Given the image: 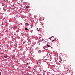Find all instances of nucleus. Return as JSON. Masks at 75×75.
Masks as SVG:
<instances>
[{
  "mask_svg": "<svg viewBox=\"0 0 75 75\" xmlns=\"http://www.w3.org/2000/svg\"><path fill=\"white\" fill-rule=\"evenodd\" d=\"M52 41V42H55V39L53 40Z\"/></svg>",
  "mask_w": 75,
  "mask_h": 75,
  "instance_id": "4",
  "label": "nucleus"
},
{
  "mask_svg": "<svg viewBox=\"0 0 75 75\" xmlns=\"http://www.w3.org/2000/svg\"><path fill=\"white\" fill-rule=\"evenodd\" d=\"M37 30L38 31V28H37Z\"/></svg>",
  "mask_w": 75,
  "mask_h": 75,
  "instance_id": "9",
  "label": "nucleus"
},
{
  "mask_svg": "<svg viewBox=\"0 0 75 75\" xmlns=\"http://www.w3.org/2000/svg\"><path fill=\"white\" fill-rule=\"evenodd\" d=\"M25 26L28 25V26L29 25V24H28L27 23H26L25 24Z\"/></svg>",
  "mask_w": 75,
  "mask_h": 75,
  "instance_id": "3",
  "label": "nucleus"
},
{
  "mask_svg": "<svg viewBox=\"0 0 75 75\" xmlns=\"http://www.w3.org/2000/svg\"><path fill=\"white\" fill-rule=\"evenodd\" d=\"M39 40L40 41H44V39H43L41 37L39 38Z\"/></svg>",
  "mask_w": 75,
  "mask_h": 75,
  "instance_id": "1",
  "label": "nucleus"
},
{
  "mask_svg": "<svg viewBox=\"0 0 75 75\" xmlns=\"http://www.w3.org/2000/svg\"><path fill=\"white\" fill-rule=\"evenodd\" d=\"M28 63H27L26 64V65H28Z\"/></svg>",
  "mask_w": 75,
  "mask_h": 75,
  "instance_id": "8",
  "label": "nucleus"
},
{
  "mask_svg": "<svg viewBox=\"0 0 75 75\" xmlns=\"http://www.w3.org/2000/svg\"><path fill=\"white\" fill-rule=\"evenodd\" d=\"M47 46L48 47H50V45H49L47 44Z\"/></svg>",
  "mask_w": 75,
  "mask_h": 75,
  "instance_id": "5",
  "label": "nucleus"
},
{
  "mask_svg": "<svg viewBox=\"0 0 75 75\" xmlns=\"http://www.w3.org/2000/svg\"><path fill=\"white\" fill-rule=\"evenodd\" d=\"M25 30H26V31H27V30H28V29L27 28H25Z\"/></svg>",
  "mask_w": 75,
  "mask_h": 75,
  "instance_id": "6",
  "label": "nucleus"
},
{
  "mask_svg": "<svg viewBox=\"0 0 75 75\" xmlns=\"http://www.w3.org/2000/svg\"><path fill=\"white\" fill-rule=\"evenodd\" d=\"M26 8H29V6H26Z\"/></svg>",
  "mask_w": 75,
  "mask_h": 75,
  "instance_id": "7",
  "label": "nucleus"
},
{
  "mask_svg": "<svg viewBox=\"0 0 75 75\" xmlns=\"http://www.w3.org/2000/svg\"><path fill=\"white\" fill-rule=\"evenodd\" d=\"M4 57L5 58H7V57H8V56H7V55L6 54Z\"/></svg>",
  "mask_w": 75,
  "mask_h": 75,
  "instance_id": "2",
  "label": "nucleus"
}]
</instances>
